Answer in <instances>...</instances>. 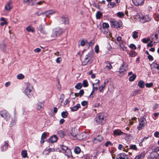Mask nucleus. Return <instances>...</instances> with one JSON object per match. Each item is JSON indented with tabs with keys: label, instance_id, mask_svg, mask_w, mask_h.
Returning <instances> with one entry per match:
<instances>
[{
	"label": "nucleus",
	"instance_id": "obj_12",
	"mask_svg": "<svg viewBox=\"0 0 159 159\" xmlns=\"http://www.w3.org/2000/svg\"><path fill=\"white\" fill-rule=\"evenodd\" d=\"M0 115L6 120H7L10 118V115L6 110H3L0 112Z\"/></svg>",
	"mask_w": 159,
	"mask_h": 159
},
{
	"label": "nucleus",
	"instance_id": "obj_8",
	"mask_svg": "<svg viewBox=\"0 0 159 159\" xmlns=\"http://www.w3.org/2000/svg\"><path fill=\"white\" fill-rule=\"evenodd\" d=\"M146 120L143 118H141L139 121V125L137 127L139 130L142 129L146 125Z\"/></svg>",
	"mask_w": 159,
	"mask_h": 159
},
{
	"label": "nucleus",
	"instance_id": "obj_33",
	"mask_svg": "<svg viewBox=\"0 0 159 159\" xmlns=\"http://www.w3.org/2000/svg\"><path fill=\"white\" fill-rule=\"evenodd\" d=\"M102 13L100 11H98L97 12L96 14V17L97 19H100L102 16Z\"/></svg>",
	"mask_w": 159,
	"mask_h": 159
},
{
	"label": "nucleus",
	"instance_id": "obj_10",
	"mask_svg": "<svg viewBox=\"0 0 159 159\" xmlns=\"http://www.w3.org/2000/svg\"><path fill=\"white\" fill-rule=\"evenodd\" d=\"M56 13L55 11L51 10L49 11H46L44 12L41 13L39 15H43L46 14V17H50V16Z\"/></svg>",
	"mask_w": 159,
	"mask_h": 159
},
{
	"label": "nucleus",
	"instance_id": "obj_49",
	"mask_svg": "<svg viewBox=\"0 0 159 159\" xmlns=\"http://www.w3.org/2000/svg\"><path fill=\"white\" fill-rule=\"evenodd\" d=\"M104 85H102L100 86L98 88V89L100 92H103L104 90L103 89L105 88Z\"/></svg>",
	"mask_w": 159,
	"mask_h": 159
},
{
	"label": "nucleus",
	"instance_id": "obj_38",
	"mask_svg": "<svg viewBox=\"0 0 159 159\" xmlns=\"http://www.w3.org/2000/svg\"><path fill=\"white\" fill-rule=\"evenodd\" d=\"M136 78V75L135 74H134L130 77L129 80L130 81H133Z\"/></svg>",
	"mask_w": 159,
	"mask_h": 159
},
{
	"label": "nucleus",
	"instance_id": "obj_15",
	"mask_svg": "<svg viewBox=\"0 0 159 159\" xmlns=\"http://www.w3.org/2000/svg\"><path fill=\"white\" fill-rule=\"evenodd\" d=\"M113 134L114 136H120L123 134L126 135L127 134L122 132L120 129H115L113 131Z\"/></svg>",
	"mask_w": 159,
	"mask_h": 159
},
{
	"label": "nucleus",
	"instance_id": "obj_26",
	"mask_svg": "<svg viewBox=\"0 0 159 159\" xmlns=\"http://www.w3.org/2000/svg\"><path fill=\"white\" fill-rule=\"evenodd\" d=\"M80 107V104H77L75 106L72 107H70L71 110L73 111H77L78 109Z\"/></svg>",
	"mask_w": 159,
	"mask_h": 159
},
{
	"label": "nucleus",
	"instance_id": "obj_40",
	"mask_svg": "<svg viewBox=\"0 0 159 159\" xmlns=\"http://www.w3.org/2000/svg\"><path fill=\"white\" fill-rule=\"evenodd\" d=\"M117 16L119 18H122L124 16V14L123 12H119L117 13Z\"/></svg>",
	"mask_w": 159,
	"mask_h": 159
},
{
	"label": "nucleus",
	"instance_id": "obj_9",
	"mask_svg": "<svg viewBox=\"0 0 159 159\" xmlns=\"http://www.w3.org/2000/svg\"><path fill=\"white\" fill-rule=\"evenodd\" d=\"M13 8V5L11 0H9L5 4L4 10L7 11H10Z\"/></svg>",
	"mask_w": 159,
	"mask_h": 159
},
{
	"label": "nucleus",
	"instance_id": "obj_22",
	"mask_svg": "<svg viewBox=\"0 0 159 159\" xmlns=\"http://www.w3.org/2000/svg\"><path fill=\"white\" fill-rule=\"evenodd\" d=\"M45 27L44 25H41L39 27V30L40 32L43 34H47V32L44 30Z\"/></svg>",
	"mask_w": 159,
	"mask_h": 159
},
{
	"label": "nucleus",
	"instance_id": "obj_50",
	"mask_svg": "<svg viewBox=\"0 0 159 159\" xmlns=\"http://www.w3.org/2000/svg\"><path fill=\"white\" fill-rule=\"evenodd\" d=\"M136 55V53L134 52L131 51L130 52L129 55L131 57H134Z\"/></svg>",
	"mask_w": 159,
	"mask_h": 159
},
{
	"label": "nucleus",
	"instance_id": "obj_23",
	"mask_svg": "<svg viewBox=\"0 0 159 159\" xmlns=\"http://www.w3.org/2000/svg\"><path fill=\"white\" fill-rule=\"evenodd\" d=\"M57 140V137L56 135H53L49 139V142L51 143H54L56 142Z\"/></svg>",
	"mask_w": 159,
	"mask_h": 159
},
{
	"label": "nucleus",
	"instance_id": "obj_30",
	"mask_svg": "<svg viewBox=\"0 0 159 159\" xmlns=\"http://www.w3.org/2000/svg\"><path fill=\"white\" fill-rule=\"evenodd\" d=\"M74 152L76 154H79L81 152L80 148L78 147H75L74 150Z\"/></svg>",
	"mask_w": 159,
	"mask_h": 159
},
{
	"label": "nucleus",
	"instance_id": "obj_58",
	"mask_svg": "<svg viewBox=\"0 0 159 159\" xmlns=\"http://www.w3.org/2000/svg\"><path fill=\"white\" fill-rule=\"evenodd\" d=\"M87 43V41L86 40H82L81 41L80 44L82 46H84Z\"/></svg>",
	"mask_w": 159,
	"mask_h": 159
},
{
	"label": "nucleus",
	"instance_id": "obj_35",
	"mask_svg": "<svg viewBox=\"0 0 159 159\" xmlns=\"http://www.w3.org/2000/svg\"><path fill=\"white\" fill-rule=\"evenodd\" d=\"M62 21L65 24H67L68 23V19L66 17H63L61 18Z\"/></svg>",
	"mask_w": 159,
	"mask_h": 159
},
{
	"label": "nucleus",
	"instance_id": "obj_59",
	"mask_svg": "<svg viewBox=\"0 0 159 159\" xmlns=\"http://www.w3.org/2000/svg\"><path fill=\"white\" fill-rule=\"evenodd\" d=\"M94 49L95 52L97 53H98L99 52V46L98 45L95 46Z\"/></svg>",
	"mask_w": 159,
	"mask_h": 159
},
{
	"label": "nucleus",
	"instance_id": "obj_4",
	"mask_svg": "<svg viewBox=\"0 0 159 159\" xmlns=\"http://www.w3.org/2000/svg\"><path fill=\"white\" fill-rule=\"evenodd\" d=\"M62 152L65 153V154L68 157H70L71 155V152L70 150L66 146L63 145H60Z\"/></svg>",
	"mask_w": 159,
	"mask_h": 159
},
{
	"label": "nucleus",
	"instance_id": "obj_47",
	"mask_svg": "<svg viewBox=\"0 0 159 159\" xmlns=\"http://www.w3.org/2000/svg\"><path fill=\"white\" fill-rule=\"evenodd\" d=\"M155 20L156 21H159V14L158 13L155 14H154Z\"/></svg>",
	"mask_w": 159,
	"mask_h": 159
},
{
	"label": "nucleus",
	"instance_id": "obj_41",
	"mask_svg": "<svg viewBox=\"0 0 159 159\" xmlns=\"http://www.w3.org/2000/svg\"><path fill=\"white\" fill-rule=\"evenodd\" d=\"M6 46L5 44L4 43H2L0 45V48L3 51H5L6 48Z\"/></svg>",
	"mask_w": 159,
	"mask_h": 159
},
{
	"label": "nucleus",
	"instance_id": "obj_48",
	"mask_svg": "<svg viewBox=\"0 0 159 159\" xmlns=\"http://www.w3.org/2000/svg\"><path fill=\"white\" fill-rule=\"evenodd\" d=\"M62 116L64 118H66L67 117L68 113L67 112H63L61 113Z\"/></svg>",
	"mask_w": 159,
	"mask_h": 159
},
{
	"label": "nucleus",
	"instance_id": "obj_17",
	"mask_svg": "<svg viewBox=\"0 0 159 159\" xmlns=\"http://www.w3.org/2000/svg\"><path fill=\"white\" fill-rule=\"evenodd\" d=\"M132 1L135 6L142 5L144 1V0H132Z\"/></svg>",
	"mask_w": 159,
	"mask_h": 159
},
{
	"label": "nucleus",
	"instance_id": "obj_25",
	"mask_svg": "<svg viewBox=\"0 0 159 159\" xmlns=\"http://www.w3.org/2000/svg\"><path fill=\"white\" fill-rule=\"evenodd\" d=\"M8 144L6 141L4 142V144L1 147V150L2 151H6L8 148Z\"/></svg>",
	"mask_w": 159,
	"mask_h": 159
},
{
	"label": "nucleus",
	"instance_id": "obj_32",
	"mask_svg": "<svg viewBox=\"0 0 159 159\" xmlns=\"http://www.w3.org/2000/svg\"><path fill=\"white\" fill-rule=\"evenodd\" d=\"M138 85L141 88L144 87V82L143 80L139 81L138 83Z\"/></svg>",
	"mask_w": 159,
	"mask_h": 159
},
{
	"label": "nucleus",
	"instance_id": "obj_21",
	"mask_svg": "<svg viewBox=\"0 0 159 159\" xmlns=\"http://www.w3.org/2000/svg\"><path fill=\"white\" fill-rule=\"evenodd\" d=\"M44 102L43 101L38 102L37 104V108L38 110H40L43 106Z\"/></svg>",
	"mask_w": 159,
	"mask_h": 159
},
{
	"label": "nucleus",
	"instance_id": "obj_28",
	"mask_svg": "<svg viewBox=\"0 0 159 159\" xmlns=\"http://www.w3.org/2000/svg\"><path fill=\"white\" fill-rule=\"evenodd\" d=\"M64 95L63 94H61L60 95V98L59 99V101L60 103H59V106L61 107L62 105V103L64 100Z\"/></svg>",
	"mask_w": 159,
	"mask_h": 159
},
{
	"label": "nucleus",
	"instance_id": "obj_5",
	"mask_svg": "<svg viewBox=\"0 0 159 159\" xmlns=\"http://www.w3.org/2000/svg\"><path fill=\"white\" fill-rule=\"evenodd\" d=\"M96 120L99 124H103L105 122V120L104 119L103 114L100 113L98 115L96 118Z\"/></svg>",
	"mask_w": 159,
	"mask_h": 159
},
{
	"label": "nucleus",
	"instance_id": "obj_42",
	"mask_svg": "<svg viewBox=\"0 0 159 159\" xmlns=\"http://www.w3.org/2000/svg\"><path fill=\"white\" fill-rule=\"evenodd\" d=\"M116 5V4L114 2H111L108 5V7L110 8H111L114 7Z\"/></svg>",
	"mask_w": 159,
	"mask_h": 159
},
{
	"label": "nucleus",
	"instance_id": "obj_3",
	"mask_svg": "<svg viewBox=\"0 0 159 159\" xmlns=\"http://www.w3.org/2000/svg\"><path fill=\"white\" fill-rule=\"evenodd\" d=\"M110 25L112 28H120L122 25L121 22L116 21L114 19L111 20H110Z\"/></svg>",
	"mask_w": 159,
	"mask_h": 159
},
{
	"label": "nucleus",
	"instance_id": "obj_27",
	"mask_svg": "<svg viewBox=\"0 0 159 159\" xmlns=\"http://www.w3.org/2000/svg\"><path fill=\"white\" fill-rule=\"evenodd\" d=\"M105 63L107 64L106 66L105 69L107 70H109L112 68V66L110 63H109L108 61H106Z\"/></svg>",
	"mask_w": 159,
	"mask_h": 159
},
{
	"label": "nucleus",
	"instance_id": "obj_43",
	"mask_svg": "<svg viewBox=\"0 0 159 159\" xmlns=\"http://www.w3.org/2000/svg\"><path fill=\"white\" fill-rule=\"evenodd\" d=\"M102 26L103 28V29H105L106 28L107 29L109 27V25L107 23L104 22L102 24Z\"/></svg>",
	"mask_w": 159,
	"mask_h": 159
},
{
	"label": "nucleus",
	"instance_id": "obj_63",
	"mask_svg": "<svg viewBox=\"0 0 159 159\" xmlns=\"http://www.w3.org/2000/svg\"><path fill=\"white\" fill-rule=\"evenodd\" d=\"M88 102L86 101H82L81 103V105L82 106H86Z\"/></svg>",
	"mask_w": 159,
	"mask_h": 159
},
{
	"label": "nucleus",
	"instance_id": "obj_7",
	"mask_svg": "<svg viewBox=\"0 0 159 159\" xmlns=\"http://www.w3.org/2000/svg\"><path fill=\"white\" fill-rule=\"evenodd\" d=\"M62 33V30L59 27L56 28L53 30L51 36L53 37H56L61 34Z\"/></svg>",
	"mask_w": 159,
	"mask_h": 159
},
{
	"label": "nucleus",
	"instance_id": "obj_64",
	"mask_svg": "<svg viewBox=\"0 0 159 159\" xmlns=\"http://www.w3.org/2000/svg\"><path fill=\"white\" fill-rule=\"evenodd\" d=\"M154 37L156 39H158L159 38V33L155 34L154 35Z\"/></svg>",
	"mask_w": 159,
	"mask_h": 159
},
{
	"label": "nucleus",
	"instance_id": "obj_53",
	"mask_svg": "<svg viewBox=\"0 0 159 159\" xmlns=\"http://www.w3.org/2000/svg\"><path fill=\"white\" fill-rule=\"evenodd\" d=\"M142 40L143 43H147L150 40V39L149 38H144Z\"/></svg>",
	"mask_w": 159,
	"mask_h": 159
},
{
	"label": "nucleus",
	"instance_id": "obj_37",
	"mask_svg": "<svg viewBox=\"0 0 159 159\" xmlns=\"http://www.w3.org/2000/svg\"><path fill=\"white\" fill-rule=\"evenodd\" d=\"M148 159H157L156 155L153 153L151 154L150 157H148Z\"/></svg>",
	"mask_w": 159,
	"mask_h": 159
},
{
	"label": "nucleus",
	"instance_id": "obj_45",
	"mask_svg": "<svg viewBox=\"0 0 159 159\" xmlns=\"http://www.w3.org/2000/svg\"><path fill=\"white\" fill-rule=\"evenodd\" d=\"M57 134L61 138H62L64 136V134L63 133V131H58L57 132Z\"/></svg>",
	"mask_w": 159,
	"mask_h": 159
},
{
	"label": "nucleus",
	"instance_id": "obj_1",
	"mask_svg": "<svg viewBox=\"0 0 159 159\" xmlns=\"http://www.w3.org/2000/svg\"><path fill=\"white\" fill-rule=\"evenodd\" d=\"M33 89L32 85L29 82H26L25 84L23 92L28 98H30L33 95L32 92Z\"/></svg>",
	"mask_w": 159,
	"mask_h": 159
},
{
	"label": "nucleus",
	"instance_id": "obj_34",
	"mask_svg": "<svg viewBox=\"0 0 159 159\" xmlns=\"http://www.w3.org/2000/svg\"><path fill=\"white\" fill-rule=\"evenodd\" d=\"M27 152L26 150H23L21 152V156L23 158H25L27 156Z\"/></svg>",
	"mask_w": 159,
	"mask_h": 159
},
{
	"label": "nucleus",
	"instance_id": "obj_39",
	"mask_svg": "<svg viewBox=\"0 0 159 159\" xmlns=\"http://www.w3.org/2000/svg\"><path fill=\"white\" fill-rule=\"evenodd\" d=\"M83 84L84 87H86L88 86L89 84L88 81L87 80H84L82 82V84Z\"/></svg>",
	"mask_w": 159,
	"mask_h": 159
},
{
	"label": "nucleus",
	"instance_id": "obj_57",
	"mask_svg": "<svg viewBox=\"0 0 159 159\" xmlns=\"http://www.w3.org/2000/svg\"><path fill=\"white\" fill-rule=\"evenodd\" d=\"M145 86L147 88H150L152 86L153 84L152 83H147L145 84Z\"/></svg>",
	"mask_w": 159,
	"mask_h": 159
},
{
	"label": "nucleus",
	"instance_id": "obj_46",
	"mask_svg": "<svg viewBox=\"0 0 159 159\" xmlns=\"http://www.w3.org/2000/svg\"><path fill=\"white\" fill-rule=\"evenodd\" d=\"M24 77V75L22 74H18L17 76V78L19 80H21L23 79Z\"/></svg>",
	"mask_w": 159,
	"mask_h": 159
},
{
	"label": "nucleus",
	"instance_id": "obj_29",
	"mask_svg": "<svg viewBox=\"0 0 159 159\" xmlns=\"http://www.w3.org/2000/svg\"><path fill=\"white\" fill-rule=\"evenodd\" d=\"M145 156L144 153H141L138 156H137L134 158V159H142Z\"/></svg>",
	"mask_w": 159,
	"mask_h": 159
},
{
	"label": "nucleus",
	"instance_id": "obj_13",
	"mask_svg": "<svg viewBox=\"0 0 159 159\" xmlns=\"http://www.w3.org/2000/svg\"><path fill=\"white\" fill-rule=\"evenodd\" d=\"M127 70V66L125 62H123L120 67L119 72L121 74Z\"/></svg>",
	"mask_w": 159,
	"mask_h": 159
},
{
	"label": "nucleus",
	"instance_id": "obj_44",
	"mask_svg": "<svg viewBox=\"0 0 159 159\" xmlns=\"http://www.w3.org/2000/svg\"><path fill=\"white\" fill-rule=\"evenodd\" d=\"M138 32L136 31H134L133 32L132 37L134 39H136L138 37Z\"/></svg>",
	"mask_w": 159,
	"mask_h": 159
},
{
	"label": "nucleus",
	"instance_id": "obj_60",
	"mask_svg": "<svg viewBox=\"0 0 159 159\" xmlns=\"http://www.w3.org/2000/svg\"><path fill=\"white\" fill-rule=\"evenodd\" d=\"M84 93V91L83 89L81 90L80 91L79 93V95L80 97H81L83 95Z\"/></svg>",
	"mask_w": 159,
	"mask_h": 159
},
{
	"label": "nucleus",
	"instance_id": "obj_24",
	"mask_svg": "<svg viewBox=\"0 0 159 159\" xmlns=\"http://www.w3.org/2000/svg\"><path fill=\"white\" fill-rule=\"evenodd\" d=\"M26 30L28 32H31L34 33L35 31L34 29V27L31 26V25H30L27 26L26 28Z\"/></svg>",
	"mask_w": 159,
	"mask_h": 159
},
{
	"label": "nucleus",
	"instance_id": "obj_56",
	"mask_svg": "<svg viewBox=\"0 0 159 159\" xmlns=\"http://www.w3.org/2000/svg\"><path fill=\"white\" fill-rule=\"evenodd\" d=\"M109 145L111 146L112 145V143L109 141L107 142L105 144V145L106 147H108Z\"/></svg>",
	"mask_w": 159,
	"mask_h": 159
},
{
	"label": "nucleus",
	"instance_id": "obj_6",
	"mask_svg": "<svg viewBox=\"0 0 159 159\" xmlns=\"http://www.w3.org/2000/svg\"><path fill=\"white\" fill-rule=\"evenodd\" d=\"M139 18L140 21L144 23L146 22H148L151 20V18L148 15H141L139 16Z\"/></svg>",
	"mask_w": 159,
	"mask_h": 159
},
{
	"label": "nucleus",
	"instance_id": "obj_36",
	"mask_svg": "<svg viewBox=\"0 0 159 159\" xmlns=\"http://www.w3.org/2000/svg\"><path fill=\"white\" fill-rule=\"evenodd\" d=\"M82 86V84L80 83H79L75 85V88L77 89H81Z\"/></svg>",
	"mask_w": 159,
	"mask_h": 159
},
{
	"label": "nucleus",
	"instance_id": "obj_61",
	"mask_svg": "<svg viewBox=\"0 0 159 159\" xmlns=\"http://www.w3.org/2000/svg\"><path fill=\"white\" fill-rule=\"evenodd\" d=\"M129 47L133 49H136V48L135 45L133 44H130Z\"/></svg>",
	"mask_w": 159,
	"mask_h": 159
},
{
	"label": "nucleus",
	"instance_id": "obj_55",
	"mask_svg": "<svg viewBox=\"0 0 159 159\" xmlns=\"http://www.w3.org/2000/svg\"><path fill=\"white\" fill-rule=\"evenodd\" d=\"M16 120L15 119L12 120L11 122V123L10 124V126L11 127L14 125L16 123Z\"/></svg>",
	"mask_w": 159,
	"mask_h": 159
},
{
	"label": "nucleus",
	"instance_id": "obj_11",
	"mask_svg": "<svg viewBox=\"0 0 159 159\" xmlns=\"http://www.w3.org/2000/svg\"><path fill=\"white\" fill-rule=\"evenodd\" d=\"M151 68L153 71L157 72L159 74V64H157L155 63H153L151 65Z\"/></svg>",
	"mask_w": 159,
	"mask_h": 159
},
{
	"label": "nucleus",
	"instance_id": "obj_51",
	"mask_svg": "<svg viewBox=\"0 0 159 159\" xmlns=\"http://www.w3.org/2000/svg\"><path fill=\"white\" fill-rule=\"evenodd\" d=\"M119 46L121 50L123 51H125L126 49V47L125 46H124L123 45H122L120 44V43H119Z\"/></svg>",
	"mask_w": 159,
	"mask_h": 159
},
{
	"label": "nucleus",
	"instance_id": "obj_16",
	"mask_svg": "<svg viewBox=\"0 0 159 159\" xmlns=\"http://www.w3.org/2000/svg\"><path fill=\"white\" fill-rule=\"evenodd\" d=\"M55 151V149L53 148H46L43 152V154L47 155H48L50 152H54Z\"/></svg>",
	"mask_w": 159,
	"mask_h": 159
},
{
	"label": "nucleus",
	"instance_id": "obj_31",
	"mask_svg": "<svg viewBox=\"0 0 159 159\" xmlns=\"http://www.w3.org/2000/svg\"><path fill=\"white\" fill-rule=\"evenodd\" d=\"M0 20L2 22L0 23V25L2 26H3L7 24V22L5 18L2 17L0 18Z\"/></svg>",
	"mask_w": 159,
	"mask_h": 159
},
{
	"label": "nucleus",
	"instance_id": "obj_54",
	"mask_svg": "<svg viewBox=\"0 0 159 159\" xmlns=\"http://www.w3.org/2000/svg\"><path fill=\"white\" fill-rule=\"evenodd\" d=\"M47 137V134L46 132H44L42 135L41 139H45Z\"/></svg>",
	"mask_w": 159,
	"mask_h": 159
},
{
	"label": "nucleus",
	"instance_id": "obj_20",
	"mask_svg": "<svg viewBox=\"0 0 159 159\" xmlns=\"http://www.w3.org/2000/svg\"><path fill=\"white\" fill-rule=\"evenodd\" d=\"M86 137V134L84 133H82L80 134L77 135V138L80 140L85 139Z\"/></svg>",
	"mask_w": 159,
	"mask_h": 159
},
{
	"label": "nucleus",
	"instance_id": "obj_19",
	"mask_svg": "<svg viewBox=\"0 0 159 159\" xmlns=\"http://www.w3.org/2000/svg\"><path fill=\"white\" fill-rule=\"evenodd\" d=\"M23 1L24 2L30 5H33L35 3V0H23Z\"/></svg>",
	"mask_w": 159,
	"mask_h": 159
},
{
	"label": "nucleus",
	"instance_id": "obj_2",
	"mask_svg": "<svg viewBox=\"0 0 159 159\" xmlns=\"http://www.w3.org/2000/svg\"><path fill=\"white\" fill-rule=\"evenodd\" d=\"M94 57V53L93 51H91L85 56L84 61L82 62L83 65L91 63Z\"/></svg>",
	"mask_w": 159,
	"mask_h": 159
},
{
	"label": "nucleus",
	"instance_id": "obj_62",
	"mask_svg": "<svg viewBox=\"0 0 159 159\" xmlns=\"http://www.w3.org/2000/svg\"><path fill=\"white\" fill-rule=\"evenodd\" d=\"M61 59L60 57L57 58L56 60V61L57 63H60L61 62Z\"/></svg>",
	"mask_w": 159,
	"mask_h": 159
},
{
	"label": "nucleus",
	"instance_id": "obj_14",
	"mask_svg": "<svg viewBox=\"0 0 159 159\" xmlns=\"http://www.w3.org/2000/svg\"><path fill=\"white\" fill-rule=\"evenodd\" d=\"M103 139V137L102 136L99 135L93 139V142L95 143H99L102 141Z\"/></svg>",
	"mask_w": 159,
	"mask_h": 159
},
{
	"label": "nucleus",
	"instance_id": "obj_52",
	"mask_svg": "<svg viewBox=\"0 0 159 159\" xmlns=\"http://www.w3.org/2000/svg\"><path fill=\"white\" fill-rule=\"evenodd\" d=\"M130 148L133 150H136L137 149V147L135 145H131L129 146Z\"/></svg>",
	"mask_w": 159,
	"mask_h": 159
},
{
	"label": "nucleus",
	"instance_id": "obj_18",
	"mask_svg": "<svg viewBox=\"0 0 159 159\" xmlns=\"http://www.w3.org/2000/svg\"><path fill=\"white\" fill-rule=\"evenodd\" d=\"M127 155L125 153H121L118 155L116 157V159H127Z\"/></svg>",
	"mask_w": 159,
	"mask_h": 159
}]
</instances>
